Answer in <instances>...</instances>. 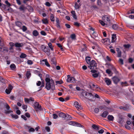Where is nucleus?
<instances>
[{"label":"nucleus","mask_w":134,"mask_h":134,"mask_svg":"<svg viewBox=\"0 0 134 134\" xmlns=\"http://www.w3.org/2000/svg\"><path fill=\"white\" fill-rule=\"evenodd\" d=\"M81 94L83 96H85L86 98L88 99L90 101H93L95 100L94 94L86 91H83L81 92Z\"/></svg>","instance_id":"1"},{"label":"nucleus","mask_w":134,"mask_h":134,"mask_svg":"<svg viewBox=\"0 0 134 134\" xmlns=\"http://www.w3.org/2000/svg\"><path fill=\"white\" fill-rule=\"evenodd\" d=\"M45 88L48 90H49L50 89L54 90L55 89V87L53 81H51V83H46Z\"/></svg>","instance_id":"2"},{"label":"nucleus","mask_w":134,"mask_h":134,"mask_svg":"<svg viewBox=\"0 0 134 134\" xmlns=\"http://www.w3.org/2000/svg\"><path fill=\"white\" fill-rule=\"evenodd\" d=\"M89 64L90 65L88 66V67L91 69H95L96 68L97 64L94 60H92L91 63Z\"/></svg>","instance_id":"3"},{"label":"nucleus","mask_w":134,"mask_h":134,"mask_svg":"<svg viewBox=\"0 0 134 134\" xmlns=\"http://www.w3.org/2000/svg\"><path fill=\"white\" fill-rule=\"evenodd\" d=\"M42 50L45 53H46L48 56L50 55V50L48 47H46L43 45L41 46Z\"/></svg>","instance_id":"4"},{"label":"nucleus","mask_w":134,"mask_h":134,"mask_svg":"<svg viewBox=\"0 0 134 134\" xmlns=\"http://www.w3.org/2000/svg\"><path fill=\"white\" fill-rule=\"evenodd\" d=\"M103 21L106 23V24H109L110 23V20L107 15L103 16L102 18Z\"/></svg>","instance_id":"5"},{"label":"nucleus","mask_w":134,"mask_h":134,"mask_svg":"<svg viewBox=\"0 0 134 134\" xmlns=\"http://www.w3.org/2000/svg\"><path fill=\"white\" fill-rule=\"evenodd\" d=\"M23 46V44L22 43H15V46L17 47L16 48L17 50H18L19 51L21 50V49L20 47H22Z\"/></svg>","instance_id":"6"},{"label":"nucleus","mask_w":134,"mask_h":134,"mask_svg":"<svg viewBox=\"0 0 134 134\" xmlns=\"http://www.w3.org/2000/svg\"><path fill=\"white\" fill-rule=\"evenodd\" d=\"M34 108L35 109H38L39 110H41L42 109L41 105H40L39 103L37 102L35 103L34 104Z\"/></svg>","instance_id":"7"},{"label":"nucleus","mask_w":134,"mask_h":134,"mask_svg":"<svg viewBox=\"0 0 134 134\" xmlns=\"http://www.w3.org/2000/svg\"><path fill=\"white\" fill-rule=\"evenodd\" d=\"M112 79L114 82L115 84H117L120 81L119 79L116 76H114Z\"/></svg>","instance_id":"8"},{"label":"nucleus","mask_w":134,"mask_h":134,"mask_svg":"<svg viewBox=\"0 0 134 134\" xmlns=\"http://www.w3.org/2000/svg\"><path fill=\"white\" fill-rule=\"evenodd\" d=\"M69 76V75L67 76L68 77ZM75 80V79L72 77H68L67 79V81L68 82H73Z\"/></svg>","instance_id":"9"},{"label":"nucleus","mask_w":134,"mask_h":134,"mask_svg":"<svg viewBox=\"0 0 134 134\" xmlns=\"http://www.w3.org/2000/svg\"><path fill=\"white\" fill-rule=\"evenodd\" d=\"M26 8L23 5H21L19 8V9L20 11L24 12Z\"/></svg>","instance_id":"10"},{"label":"nucleus","mask_w":134,"mask_h":134,"mask_svg":"<svg viewBox=\"0 0 134 134\" xmlns=\"http://www.w3.org/2000/svg\"><path fill=\"white\" fill-rule=\"evenodd\" d=\"M108 111H104L102 114L101 116L103 118H106L108 114Z\"/></svg>","instance_id":"11"},{"label":"nucleus","mask_w":134,"mask_h":134,"mask_svg":"<svg viewBox=\"0 0 134 134\" xmlns=\"http://www.w3.org/2000/svg\"><path fill=\"white\" fill-rule=\"evenodd\" d=\"M105 81L108 85H109L111 84V81L108 78L105 79Z\"/></svg>","instance_id":"12"},{"label":"nucleus","mask_w":134,"mask_h":134,"mask_svg":"<svg viewBox=\"0 0 134 134\" xmlns=\"http://www.w3.org/2000/svg\"><path fill=\"white\" fill-rule=\"evenodd\" d=\"M111 38V42L113 43L115 42L116 40V34L112 35Z\"/></svg>","instance_id":"13"},{"label":"nucleus","mask_w":134,"mask_h":134,"mask_svg":"<svg viewBox=\"0 0 134 134\" xmlns=\"http://www.w3.org/2000/svg\"><path fill=\"white\" fill-rule=\"evenodd\" d=\"M10 67L12 70H15L16 68V66L14 64H12L10 65Z\"/></svg>","instance_id":"14"},{"label":"nucleus","mask_w":134,"mask_h":134,"mask_svg":"<svg viewBox=\"0 0 134 134\" xmlns=\"http://www.w3.org/2000/svg\"><path fill=\"white\" fill-rule=\"evenodd\" d=\"M59 116L60 117L65 119V118L66 117L65 116H66V114L63 113H59Z\"/></svg>","instance_id":"15"},{"label":"nucleus","mask_w":134,"mask_h":134,"mask_svg":"<svg viewBox=\"0 0 134 134\" xmlns=\"http://www.w3.org/2000/svg\"><path fill=\"white\" fill-rule=\"evenodd\" d=\"M91 59L90 57H87L86 58V62L88 64L91 63Z\"/></svg>","instance_id":"16"},{"label":"nucleus","mask_w":134,"mask_h":134,"mask_svg":"<svg viewBox=\"0 0 134 134\" xmlns=\"http://www.w3.org/2000/svg\"><path fill=\"white\" fill-rule=\"evenodd\" d=\"M81 5L79 3L78 4L77 3L75 2V8L76 9H79L80 7L81 6Z\"/></svg>","instance_id":"17"},{"label":"nucleus","mask_w":134,"mask_h":134,"mask_svg":"<svg viewBox=\"0 0 134 134\" xmlns=\"http://www.w3.org/2000/svg\"><path fill=\"white\" fill-rule=\"evenodd\" d=\"M16 25L19 27H21L22 24L19 21H17L15 22Z\"/></svg>","instance_id":"18"},{"label":"nucleus","mask_w":134,"mask_h":134,"mask_svg":"<svg viewBox=\"0 0 134 134\" xmlns=\"http://www.w3.org/2000/svg\"><path fill=\"white\" fill-rule=\"evenodd\" d=\"M42 61L43 62H44V64L46 65L47 66L49 67L50 65L48 62H47V59H45L42 60Z\"/></svg>","instance_id":"19"},{"label":"nucleus","mask_w":134,"mask_h":134,"mask_svg":"<svg viewBox=\"0 0 134 134\" xmlns=\"http://www.w3.org/2000/svg\"><path fill=\"white\" fill-rule=\"evenodd\" d=\"M92 127L93 128L96 130H99V127L96 125H93L92 126Z\"/></svg>","instance_id":"20"},{"label":"nucleus","mask_w":134,"mask_h":134,"mask_svg":"<svg viewBox=\"0 0 134 134\" xmlns=\"http://www.w3.org/2000/svg\"><path fill=\"white\" fill-rule=\"evenodd\" d=\"M32 34L34 36H36L38 35V33L37 30H35L33 31Z\"/></svg>","instance_id":"21"},{"label":"nucleus","mask_w":134,"mask_h":134,"mask_svg":"<svg viewBox=\"0 0 134 134\" xmlns=\"http://www.w3.org/2000/svg\"><path fill=\"white\" fill-rule=\"evenodd\" d=\"M108 119L110 121H113L114 117L112 115H109L108 116Z\"/></svg>","instance_id":"22"},{"label":"nucleus","mask_w":134,"mask_h":134,"mask_svg":"<svg viewBox=\"0 0 134 134\" xmlns=\"http://www.w3.org/2000/svg\"><path fill=\"white\" fill-rule=\"evenodd\" d=\"M50 20L51 21L53 22H54L55 21L54 17L53 15L52 14H51Z\"/></svg>","instance_id":"23"},{"label":"nucleus","mask_w":134,"mask_h":134,"mask_svg":"<svg viewBox=\"0 0 134 134\" xmlns=\"http://www.w3.org/2000/svg\"><path fill=\"white\" fill-rule=\"evenodd\" d=\"M65 117H66L65 118V119L67 120H70L71 119V116L68 115H66Z\"/></svg>","instance_id":"24"},{"label":"nucleus","mask_w":134,"mask_h":134,"mask_svg":"<svg viewBox=\"0 0 134 134\" xmlns=\"http://www.w3.org/2000/svg\"><path fill=\"white\" fill-rule=\"evenodd\" d=\"M76 124V122L74 121H70L68 123V124L69 125L73 126H75Z\"/></svg>","instance_id":"25"},{"label":"nucleus","mask_w":134,"mask_h":134,"mask_svg":"<svg viewBox=\"0 0 134 134\" xmlns=\"http://www.w3.org/2000/svg\"><path fill=\"white\" fill-rule=\"evenodd\" d=\"M42 21L43 23L47 24L48 23V21L47 19H43L42 20Z\"/></svg>","instance_id":"26"},{"label":"nucleus","mask_w":134,"mask_h":134,"mask_svg":"<svg viewBox=\"0 0 134 134\" xmlns=\"http://www.w3.org/2000/svg\"><path fill=\"white\" fill-rule=\"evenodd\" d=\"M118 27V25L116 24H114L112 26V28L113 29L115 30L117 29Z\"/></svg>","instance_id":"27"},{"label":"nucleus","mask_w":134,"mask_h":134,"mask_svg":"<svg viewBox=\"0 0 134 134\" xmlns=\"http://www.w3.org/2000/svg\"><path fill=\"white\" fill-rule=\"evenodd\" d=\"M57 45L60 48V49L61 50V51H64V49L63 48L62 46L60 44L57 43Z\"/></svg>","instance_id":"28"},{"label":"nucleus","mask_w":134,"mask_h":134,"mask_svg":"<svg viewBox=\"0 0 134 134\" xmlns=\"http://www.w3.org/2000/svg\"><path fill=\"white\" fill-rule=\"evenodd\" d=\"M48 46L50 48L51 50L52 51H53V47L52 46V43L50 42L49 43H48Z\"/></svg>","instance_id":"29"},{"label":"nucleus","mask_w":134,"mask_h":134,"mask_svg":"<svg viewBox=\"0 0 134 134\" xmlns=\"http://www.w3.org/2000/svg\"><path fill=\"white\" fill-rule=\"evenodd\" d=\"M26 57V55L24 53H22L20 57L21 58H25Z\"/></svg>","instance_id":"30"},{"label":"nucleus","mask_w":134,"mask_h":134,"mask_svg":"<svg viewBox=\"0 0 134 134\" xmlns=\"http://www.w3.org/2000/svg\"><path fill=\"white\" fill-rule=\"evenodd\" d=\"M0 81L2 83H4L5 82V80L3 77L0 76Z\"/></svg>","instance_id":"31"},{"label":"nucleus","mask_w":134,"mask_h":134,"mask_svg":"<svg viewBox=\"0 0 134 134\" xmlns=\"http://www.w3.org/2000/svg\"><path fill=\"white\" fill-rule=\"evenodd\" d=\"M44 81H42V83L41 84V86L40 87V90H38V91H39L41 90L42 88L43 87H44Z\"/></svg>","instance_id":"32"},{"label":"nucleus","mask_w":134,"mask_h":134,"mask_svg":"<svg viewBox=\"0 0 134 134\" xmlns=\"http://www.w3.org/2000/svg\"><path fill=\"white\" fill-rule=\"evenodd\" d=\"M31 74L29 71H27V72L26 74V76L28 79H29L30 77L31 76Z\"/></svg>","instance_id":"33"},{"label":"nucleus","mask_w":134,"mask_h":134,"mask_svg":"<svg viewBox=\"0 0 134 134\" xmlns=\"http://www.w3.org/2000/svg\"><path fill=\"white\" fill-rule=\"evenodd\" d=\"M12 117L13 118H14L15 119H17L19 117L18 115H13V114H11Z\"/></svg>","instance_id":"34"},{"label":"nucleus","mask_w":134,"mask_h":134,"mask_svg":"<svg viewBox=\"0 0 134 134\" xmlns=\"http://www.w3.org/2000/svg\"><path fill=\"white\" fill-rule=\"evenodd\" d=\"M55 58H53L51 60V62L52 64H53L54 65H56V63L55 62Z\"/></svg>","instance_id":"35"},{"label":"nucleus","mask_w":134,"mask_h":134,"mask_svg":"<svg viewBox=\"0 0 134 134\" xmlns=\"http://www.w3.org/2000/svg\"><path fill=\"white\" fill-rule=\"evenodd\" d=\"M45 81L46 82V83H51V80L50 79L47 77L45 79Z\"/></svg>","instance_id":"36"},{"label":"nucleus","mask_w":134,"mask_h":134,"mask_svg":"<svg viewBox=\"0 0 134 134\" xmlns=\"http://www.w3.org/2000/svg\"><path fill=\"white\" fill-rule=\"evenodd\" d=\"M76 35L75 34H72L70 36L71 38L73 40H74L76 38Z\"/></svg>","instance_id":"37"},{"label":"nucleus","mask_w":134,"mask_h":134,"mask_svg":"<svg viewBox=\"0 0 134 134\" xmlns=\"http://www.w3.org/2000/svg\"><path fill=\"white\" fill-rule=\"evenodd\" d=\"M76 107L78 110H82V107L79 105L78 106H77Z\"/></svg>","instance_id":"38"},{"label":"nucleus","mask_w":134,"mask_h":134,"mask_svg":"<svg viewBox=\"0 0 134 134\" xmlns=\"http://www.w3.org/2000/svg\"><path fill=\"white\" fill-rule=\"evenodd\" d=\"M99 23L103 26H104V25L106 24V23L104 22L101 20H99Z\"/></svg>","instance_id":"39"},{"label":"nucleus","mask_w":134,"mask_h":134,"mask_svg":"<svg viewBox=\"0 0 134 134\" xmlns=\"http://www.w3.org/2000/svg\"><path fill=\"white\" fill-rule=\"evenodd\" d=\"M119 63L121 65L124 64L123 60L122 59H120L119 60Z\"/></svg>","instance_id":"40"},{"label":"nucleus","mask_w":134,"mask_h":134,"mask_svg":"<svg viewBox=\"0 0 134 134\" xmlns=\"http://www.w3.org/2000/svg\"><path fill=\"white\" fill-rule=\"evenodd\" d=\"M92 76L95 78L97 77L98 76V74L97 73H95L92 74Z\"/></svg>","instance_id":"41"},{"label":"nucleus","mask_w":134,"mask_h":134,"mask_svg":"<svg viewBox=\"0 0 134 134\" xmlns=\"http://www.w3.org/2000/svg\"><path fill=\"white\" fill-rule=\"evenodd\" d=\"M3 45V40L2 38L0 37V46H2Z\"/></svg>","instance_id":"42"},{"label":"nucleus","mask_w":134,"mask_h":134,"mask_svg":"<svg viewBox=\"0 0 134 134\" xmlns=\"http://www.w3.org/2000/svg\"><path fill=\"white\" fill-rule=\"evenodd\" d=\"M27 63L29 65H31L33 64V62L32 61L30 60H27Z\"/></svg>","instance_id":"43"},{"label":"nucleus","mask_w":134,"mask_h":134,"mask_svg":"<svg viewBox=\"0 0 134 134\" xmlns=\"http://www.w3.org/2000/svg\"><path fill=\"white\" fill-rule=\"evenodd\" d=\"M22 30L24 32H25L27 30V28L25 26H23L22 27Z\"/></svg>","instance_id":"44"},{"label":"nucleus","mask_w":134,"mask_h":134,"mask_svg":"<svg viewBox=\"0 0 134 134\" xmlns=\"http://www.w3.org/2000/svg\"><path fill=\"white\" fill-rule=\"evenodd\" d=\"M124 46L125 48H128L130 47V45L129 44H124Z\"/></svg>","instance_id":"45"},{"label":"nucleus","mask_w":134,"mask_h":134,"mask_svg":"<svg viewBox=\"0 0 134 134\" xmlns=\"http://www.w3.org/2000/svg\"><path fill=\"white\" fill-rule=\"evenodd\" d=\"M97 4L98 5L100 6L101 4V1L100 0H97Z\"/></svg>","instance_id":"46"},{"label":"nucleus","mask_w":134,"mask_h":134,"mask_svg":"<svg viewBox=\"0 0 134 134\" xmlns=\"http://www.w3.org/2000/svg\"><path fill=\"white\" fill-rule=\"evenodd\" d=\"M119 108L120 109H123L124 110H127V108L126 107L123 106H120L119 107Z\"/></svg>","instance_id":"47"},{"label":"nucleus","mask_w":134,"mask_h":134,"mask_svg":"<svg viewBox=\"0 0 134 134\" xmlns=\"http://www.w3.org/2000/svg\"><path fill=\"white\" fill-rule=\"evenodd\" d=\"M74 25L76 26L79 27L80 25V24L77 22H75L74 23Z\"/></svg>","instance_id":"48"},{"label":"nucleus","mask_w":134,"mask_h":134,"mask_svg":"<svg viewBox=\"0 0 134 134\" xmlns=\"http://www.w3.org/2000/svg\"><path fill=\"white\" fill-rule=\"evenodd\" d=\"M3 51L7 52L8 51V48L6 47H3Z\"/></svg>","instance_id":"49"},{"label":"nucleus","mask_w":134,"mask_h":134,"mask_svg":"<svg viewBox=\"0 0 134 134\" xmlns=\"http://www.w3.org/2000/svg\"><path fill=\"white\" fill-rule=\"evenodd\" d=\"M55 82L57 84H61L63 83V81L62 80L60 81H56Z\"/></svg>","instance_id":"50"},{"label":"nucleus","mask_w":134,"mask_h":134,"mask_svg":"<svg viewBox=\"0 0 134 134\" xmlns=\"http://www.w3.org/2000/svg\"><path fill=\"white\" fill-rule=\"evenodd\" d=\"M24 100H25V102L26 103H29V102L30 101L29 99L27 98H25Z\"/></svg>","instance_id":"51"},{"label":"nucleus","mask_w":134,"mask_h":134,"mask_svg":"<svg viewBox=\"0 0 134 134\" xmlns=\"http://www.w3.org/2000/svg\"><path fill=\"white\" fill-rule=\"evenodd\" d=\"M106 71L107 73H108L109 74H110L111 73V71L109 69H107L106 70Z\"/></svg>","instance_id":"52"},{"label":"nucleus","mask_w":134,"mask_h":134,"mask_svg":"<svg viewBox=\"0 0 134 134\" xmlns=\"http://www.w3.org/2000/svg\"><path fill=\"white\" fill-rule=\"evenodd\" d=\"M41 35H43V36H45L46 35V34L44 31H42L41 32Z\"/></svg>","instance_id":"53"},{"label":"nucleus","mask_w":134,"mask_h":134,"mask_svg":"<svg viewBox=\"0 0 134 134\" xmlns=\"http://www.w3.org/2000/svg\"><path fill=\"white\" fill-rule=\"evenodd\" d=\"M35 131V129L32 128H31L30 129H29V132H34Z\"/></svg>","instance_id":"54"},{"label":"nucleus","mask_w":134,"mask_h":134,"mask_svg":"<svg viewBox=\"0 0 134 134\" xmlns=\"http://www.w3.org/2000/svg\"><path fill=\"white\" fill-rule=\"evenodd\" d=\"M45 129L48 132H49L50 131V128L49 127H46L45 128Z\"/></svg>","instance_id":"55"},{"label":"nucleus","mask_w":134,"mask_h":134,"mask_svg":"<svg viewBox=\"0 0 134 134\" xmlns=\"http://www.w3.org/2000/svg\"><path fill=\"white\" fill-rule=\"evenodd\" d=\"M99 111V109L98 108H96L94 110V112L96 113H98Z\"/></svg>","instance_id":"56"},{"label":"nucleus","mask_w":134,"mask_h":134,"mask_svg":"<svg viewBox=\"0 0 134 134\" xmlns=\"http://www.w3.org/2000/svg\"><path fill=\"white\" fill-rule=\"evenodd\" d=\"M11 91H10L8 89H7L5 90V92L7 94H10Z\"/></svg>","instance_id":"57"},{"label":"nucleus","mask_w":134,"mask_h":134,"mask_svg":"<svg viewBox=\"0 0 134 134\" xmlns=\"http://www.w3.org/2000/svg\"><path fill=\"white\" fill-rule=\"evenodd\" d=\"M59 101L62 102L65 101V99L62 97L59 98Z\"/></svg>","instance_id":"58"},{"label":"nucleus","mask_w":134,"mask_h":134,"mask_svg":"<svg viewBox=\"0 0 134 134\" xmlns=\"http://www.w3.org/2000/svg\"><path fill=\"white\" fill-rule=\"evenodd\" d=\"M12 89H13L12 86L11 85H9V87H8V89L10 91H11V90Z\"/></svg>","instance_id":"59"},{"label":"nucleus","mask_w":134,"mask_h":134,"mask_svg":"<svg viewBox=\"0 0 134 134\" xmlns=\"http://www.w3.org/2000/svg\"><path fill=\"white\" fill-rule=\"evenodd\" d=\"M91 8L92 9H94L96 8H97V7L96 5H93L91 7Z\"/></svg>","instance_id":"60"},{"label":"nucleus","mask_w":134,"mask_h":134,"mask_svg":"<svg viewBox=\"0 0 134 134\" xmlns=\"http://www.w3.org/2000/svg\"><path fill=\"white\" fill-rule=\"evenodd\" d=\"M53 118L54 119H56L58 117V116L55 114H53Z\"/></svg>","instance_id":"61"},{"label":"nucleus","mask_w":134,"mask_h":134,"mask_svg":"<svg viewBox=\"0 0 134 134\" xmlns=\"http://www.w3.org/2000/svg\"><path fill=\"white\" fill-rule=\"evenodd\" d=\"M118 57H120L121 56V52L120 51L117 52Z\"/></svg>","instance_id":"62"},{"label":"nucleus","mask_w":134,"mask_h":134,"mask_svg":"<svg viewBox=\"0 0 134 134\" xmlns=\"http://www.w3.org/2000/svg\"><path fill=\"white\" fill-rule=\"evenodd\" d=\"M6 4L8 6H10L11 5V4L9 3L7 1H6L5 2Z\"/></svg>","instance_id":"63"},{"label":"nucleus","mask_w":134,"mask_h":134,"mask_svg":"<svg viewBox=\"0 0 134 134\" xmlns=\"http://www.w3.org/2000/svg\"><path fill=\"white\" fill-rule=\"evenodd\" d=\"M41 84V82L40 81H38L36 83V85L38 86H40Z\"/></svg>","instance_id":"64"}]
</instances>
